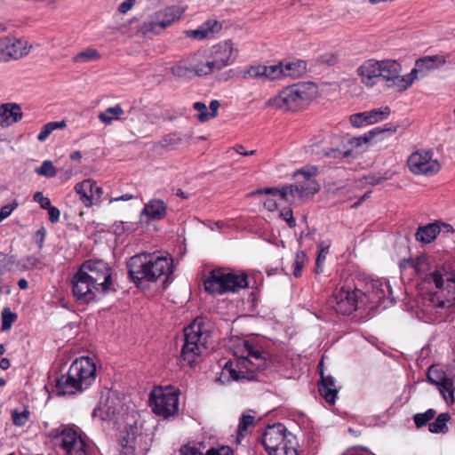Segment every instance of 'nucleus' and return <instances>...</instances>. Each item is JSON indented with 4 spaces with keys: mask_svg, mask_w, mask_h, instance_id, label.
I'll return each instance as SVG.
<instances>
[{
    "mask_svg": "<svg viewBox=\"0 0 455 455\" xmlns=\"http://www.w3.org/2000/svg\"><path fill=\"white\" fill-rule=\"evenodd\" d=\"M71 284L79 304L97 302L101 296L116 291L113 269L102 259L84 260L72 276Z\"/></svg>",
    "mask_w": 455,
    "mask_h": 455,
    "instance_id": "obj_1",
    "label": "nucleus"
},
{
    "mask_svg": "<svg viewBox=\"0 0 455 455\" xmlns=\"http://www.w3.org/2000/svg\"><path fill=\"white\" fill-rule=\"evenodd\" d=\"M411 266L418 273H425L424 282L434 283L437 291L426 293L422 299L423 306L427 311L432 309L449 308L455 300V273L450 265H437L431 270L430 263L427 255L422 254L416 259L409 260Z\"/></svg>",
    "mask_w": 455,
    "mask_h": 455,
    "instance_id": "obj_2",
    "label": "nucleus"
},
{
    "mask_svg": "<svg viewBox=\"0 0 455 455\" xmlns=\"http://www.w3.org/2000/svg\"><path fill=\"white\" fill-rule=\"evenodd\" d=\"M235 355L237 356L235 367L232 360L227 361L217 381L225 384L242 379L252 380L256 379L255 371H264L272 363L270 354L263 350L259 343L249 340L243 341L236 348Z\"/></svg>",
    "mask_w": 455,
    "mask_h": 455,
    "instance_id": "obj_3",
    "label": "nucleus"
},
{
    "mask_svg": "<svg viewBox=\"0 0 455 455\" xmlns=\"http://www.w3.org/2000/svg\"><path fill=\"white\" fill-rule=\"evenodd\" d=\"M97 369L93 360L82 356L74 360L66 374L56 379L59 395H74L87 390L96 379Z\"/></svg>",
    "mask_w": 455,
    "mask_h": 455,
    "instance_id": "obj_4",
    "label": "nucleus"
},
{
    "mask_svg": "<svg viewBox=\"0 0 455 455\" xmlns=\"http://www.w3.org/2000/svg\"><path fill=\"white\" fill-rule=\"evenodd\" d=\"M315 168L308 170L300 169L294 172L295 184L284 186L282 189L277 188H267L257 191L259 194H271L287 202L294 201L296 198L304 201L313 196L320 189V185L315 179Z\"/></svg>",
    "mask_w": 455,
    "mask_h": 455,
    "instance_id": "obj_5",
    "label": "nucleus"
},
{
    "mask_svg": "<svg viewBox=\"0 0 455 455\" xmlns=\"http://www.w3.org/2000/svg\"><path fill=\"white\" fill-rule=\"evenodd\" d=\"M202 335V324L197 321H194L184 328L183 344L180 355V362L182 366H192L196 358L203 353L205 347L201 341Z\"/></svg>",
    "mask_w": 455,
    "mask_h": 455,
    "instance_id": "obj_6",
    "label": "nucleus"
},
{
    "mask_svg": "<svg viewBox=\"0 0 455 455\" xmlns=\"http://www.w3.org/2000/svg\"><path fill=\"white\" fill-rule=\"evenodd\" d=\"M179 394L172 387L155 388L149 395L153 412L164 419L175 415L179 410Z\"/></svg>",
    "mask_w": 455,
    "mask_h": 455,
    "instance_id": "obj_7",
    "label": "nucleus"
},
{
    "mask_svg": "<svg viewBox=\"0 0 455 455\" xmlns=\"http://www.w3.org/2000/svg\"><path fill=\"white\" fill-rule=\"evenodd\" d=\"M180 18L178 7H166L149 15L140 26L139 32L148 37L158 35Z\"/></svg>",
    "mask_w": 455,
    "mask_h": 455,
    "instance_id": "obj_8",
    "label": "nucleus"
},
{
    "mask_svg": "<svg viewBox=\"0 0 455 455\" xmlns=\"http://www.w3.org/2000/svg\"><path fill=\"white\" fill-rule=\"evenodd\" d=\"M328 303L338 314L346 315L355 311L359 303H364V300L360 289L344 286L332 294Z\"/></svg>",
    "mask_w": 455,
    "mask_h": 455,
    "instance_id": "obj_9",
    "label": "nucleus"
},
{
    "mask_svg": "<svg viewBox=\"0 0 455 455\" xmlns=\"http://www.w3.org/2000/svg\"><path fill=\"white\" fill-rule=\"evenodd\" d=\"M307 99L305 84H296L283 90L277 96L268 100L267 104L283 110H296Z\"/></svg>",
    "mask_w": 455,
    "mask_h": 455,
    "instance_id": "obj_10",
    "label": "nucleus"
},
{
    "mask_svg": "<svg viewBox=\"0 0 455 455\" xmlns=\"http://www.w3.org/2000/svg\"><path fill=\"white\" fill-rule=\"evenodd\" d=\"M53 438H61L60 446L66 451V455H92L91 446L76 429L64 427L60 434L55 435Z\"/></svg>",
    "mask_w": 455,
    "mask_h": 455,
    "instance_id": "obj_11",
    "label": "nucleus"
},
{
    "mask_svg": "<svg viewBox=\"0 0 455 455\" xmlns=\"http://www.w3.org/2000/svg\"><path fill=\"white\" fill-rule=\"evenodd\" d=\"M128 275L137 287H140L144 281L150 282L154 275L150 274L149 254H136L127 261Z\"/></svg>",
    "mask_w": 455,
    "mask_h": 455,
    "instance_id": "obj_12",
    "label": "nucleus"
},
{
    "mask_svg": "<svg viewBox=\"0 0 455 455\" xmlns=\"http://www.w3.org/2000/svg\"><path fill=\"white\" fill-rule=\"evenodd\" d=\"M431 151L412 153L407 161L411 172L415 174L434 175L441 169V164L432 159Z\"/></svg>",
    "mask_w": 455,
    "mask_h": 455,
    "instance_id": "obj_13",
    "label": "nucleus"
},
{
    "mask_svg": "<svg viewBox=\"0 0 455 455\" xmlns=\"http://www.w3.org/2000/svg\"><path fill=\"white\" fill-rule=\"evenodd\" d=\"M391 293V288L386 280H371L366 283L365 290H361L363 300L371 304L379 305Z\"/></svg>",
    "mask_w": 455,
    "mask_h": 455,
    "instance_id": "obj_14",
    "label": "nucleus"
},
{
    "mask_svg": "<svg viewBox=\"0 0 455 455\" xmlns=\"http://www.w3.org/2000/svg\"><path fill=\"white\" fill-rule=\"evenodd\" d=\"M234 44L231 40H227L212 47L211 64L214 69L220 70L233 62L235 57H233Z\"/></svg>",
    "mask_w": 455,
    "mask_h": 455,
    "instance_id": "obj_15",
    "label": "nucleus"
},
{
    "mask_svg": "<svg viewBox=\"0 0 455 455\" xmlns=\"http://www.w3.org/2000/svg\"><path fill=\"white\" fill-rule=\"evenodd\" d=\"M289 433L283 423L267 426L261 437V443L267 453L281 445Z\"/></svg>",
    "mask_w": 455,
    "mask_h": 455,
    "instance_id": "obj_16",
    "label": "nucleus"
},
{
    "mask_svg": "<svg viewBox=\"0 0 455 455\" xmlns=\"http://www.w3.org/2000/svg\"><path fill=\"white\" fill-rule=\"evenodd\" d=\"M149 267L150 274L152 273L154 275L153 278H150V283H155L161 276H165V279L163 282V284L165 287L170 275L173 273L172 259L164 256H154L149 254Z\"/></svg>",
    "mask_w": 455,
    "mask_h": 455,
    "instance_id": "obj_17",
    "label": "nucleus"
},
{
    "mask_svg": "<svg viewBox=\"0 0 455 455\" xmlns=\"http://www.w3.org/2000/svg\"><path fill=\"white\" fill-rule=\"evenodd\" d=\"M226 268H214L209 272L204 281V290L209 294L222 295L227 293L225 283Z\"/></svg>",
    "mask_w": 455,
    "mask_h": 455,
    "instance_id": "obj_18",
    "label": "nucleus"
},
{
    "mask_svg": "<svg viewBox=\"0 0 455 455\" xmlns=\"http://www.w3.org/2000/svg\"><path fill=\"white\" fill-rule=\"evenodd\" d=\"M379 77H382L388 84V87H393L397 91V82L401 78L402 66L394 60H379Z\"/></svg>",
    "mask_w": 455,
    "mask_h": 455,
    "instance_id": "obj_19",
    "label": "nucleus"
},
{
    "mask_svg": "<svg viewBox=\"0 0 455 455\" xmlns=\"http://www.w3.org/2000/svg\"><path fill=\"white\" fill-rule=\"evenodd\" d=\"M323 361L318 363V370L320 374V382L318 384V391L323 399L330 404H334L338 389L335 387V379L332 376H325L322 369Z\"/></svg>",
    "mask_w": 455,
    "mask_h": 455,
    "instance_id": "obj_20",
    "label": "nucleus"
},
{
    "mask_svg": "<svg viewBox=\"0 0 455 455\" xmlns=\"http://www.w3.org/2000/svg\"><path fill=\"white\" fill-rule=\"evenodd\" d=\"M167 213V204L160 199H152L145 204L140 218L146 217L147 223L153 220H161L164 219Z\"/></svg>",
    "mask_w": 455,
    "mask_h": 455,
    "instance_id": "obj_21",
    "label": "nucleus"
},
{
    "mask_svg": "<svg viewBox=\"0 0 455 455\" xmlns=\"http://www.w3.org/2000/svg\"><path fill=\"white\" fill-rule=\"evenodd\" d=\"M379 60H368L357 68L356 72L366 86H373L374 79L379 77Z\"/></svg>",
    "mask_w": 455,
    "mask_h": 455,
    "instance_id": "obj_22",
    "label": "nucleus"
},
{
    "mask_svg": "<svg viewBox=\"0 0 455 455\" xmlns=\"http://www.w3.org/2000/svg\"><path fill=\"white\" fill-rule=\"evenodd\" d=\"M22 116L21 108L17 103H4L0 107V124L3 127L20 121Z\"/></svg>",
    "mask_w": 455,
    "mask_h": 455,
    "instance_id": "obj_23",
    "label": "nucleus"
},
{
    "mask_svg": "<svg viewBox=\"0 0 455 455\" xmlns=\"http://www.w3.org/2000/svg\"><path fill=\"white\" fill-rule=\"evenodd\" d=\"M222 24L217 20H209L202 24L198 28L187 31V36L196 40H203L212 37L215 33L221 30Z\"/></svg>",
    "mask_w": 455,
    "mask_h": 455,
    "instance_id": "obj_24",
    "label": "nucleus"
},
{
    "mask_svg": "<svg viewBox=\"0 0 455 455\" xmlns=\"http://www.w3.org/2000/svg\"><path fill=\"white\" fill-rule=\"evenodd\" d=\"M204 59V54L200 52L189 55V65L192 68L194 76H204L214 72L210 60Z\"/></svg>",
    "mask_w": 455,
    "mask_h": 455,
    "instance_id": "obj_25",
    "label": "nucleus"
},
{
    "mask_svg": "<svg viewBox=\"0 0 455 455\" xmlns=\"http://www.w3.org/2000/svg\"><path fill=\"white\" fill-rule=\"evenodd\" d=\"M225 283L227 293L238 292L248 286V275L245 273H235L226 269Z\"/></svg>",
    "mask_w": 455,
    "mask_h": 455,
    "instance_id": "obj_26",
    "label": "nucleus"
},
{
    "mask_svg": "<svg viewBox=\"0 0 455 455\" xmlns=\"http://www.w3.org/2000/svg\"><path fill=\"white\" fill-rule=\"evenodd\" d=\"M17 44H20V40L12 41L7 36L0 37V60H7L11 57L18 59L26 55V51L16 50Z\"/></svg>",
    "mask_w": 455,
    "mask_h": 455,
    "instance_id": "obj_27",
    "label": "nucleus"
},
{
    "mask_svg": "<svg viewBox=\"0 0 455 455\" xmlns=\"http://www.w3.org/2000/svg\"><path fill=\"white\" fill-rule=\"evenodd\" d=\"M442 232L439 221L428 223L426 226L419 227L415 234V239L422 243H432Z\"/></svg>",
    "mask_w": 455,
    "mask_h": 455,
    "instance_id": "obj_28",
    "label": "nucleus"
},
{
    "mask_svg": "<svg viewBox=\"0 0 455 455\" xmlns=\"http://www.w3.org/2000/svg\"><path fill=\"white\" fill-rule=\"evenodd\" d=\"M94 187L95 181L92 179L84 180L75 186V190L79 195V199L85 207L93 205L92 191Z\"/></svg>",
    "mask_w": 455,
    "mask_h": 455,
    "instance_id": "obj_29",
    "label": "nucleus"
},
{
    "mask_svg": "<svg viewBox=\"0 0 455 455\" xmlns=\"http://www.w3.org/2000/svg\"><path fill=\"white\" fill-rule=\"evenodd\" d=\"M141 435H139V428L136 424L127 426L121 434L120 444L123 448L131 450L132 452L135 451L137 439Z\"/></svg>",
    "mask_w": 455,
    "mask_h": 455,
    "instance_id": "obj_30",
    "label": "nucleus"
},
{
    "mask_svg": "<svg viewBox=\"0 0 455 455\" xmlns=\"http://www.w3.org/2000/svg\"><path fill=\"white\" fill-rule=\"evenodd\" d=\"M445 63L446 59L443 55L425 56L416 60V67L421 68L423 76H425L427 72L437 69L443 67Z\"/></svg>",
    "mask_w": 455,
    "mask_h": 455,
    "instance_id": "obj_31",
    "label": "nucleus"
},
{
    "mask_svg": "<svg viewBox=\"0 0 455 455\" xmlns=\"http://www.w3.org/2000/svg\"><path fill=\"white\" fill-rule=\"evenodd\" d=\"M282 443L277 448H274L269 451L268 455H298L296 449L297 442L294 435L289 433L285 441Z\"/></svg>",
    "mask_w": 455,
    "mask_h": 455,
    "instance_id": "obj_32",
    "label": "nucleus"
},
{
    "mask_svg": "<svg viewBox=\"0 0 455 455\" xmlns=\"http://www.w3.org/2000/svg\"><path fill=\"white\" fill-rule=\"evenodd\" d=\"M124 111L121 105L117 104L114 107L108 108L103 112H100L98 118L105 125H110L115 120H123L124 118L121 116L124 115Z\"/></svg>",
    "mask_w": 455,
    "mask_h": 455,
    "instance_id": "obj_33",
    "label": "nucleus"
},
{
    "mask_svg": "<svg viewBox=\"0 0 455 455\" xmlns=\"http://www.w3.org/2000/svg\"><path fill=\"white\" fill-rule=\"evenodd\" d=\"M7 263L16 264L17 267L20 270H28L36 267L37 265L40 263V259L36 256H28L25 259L15 261L12 256H7L5 261L2 263L1 266L5 265Z\"/></svg>",
    "mask_w": 455,
    "mask_h": 455,
    "instance_id": "obj_34",
    "label": "nucleus"
},
{
    "mask_svg": "<svg viewBox=\"0 0 455 455\" xmlns=\"http://www.w3.org/2000/svg\"><path fill=\"white\" fill-rule=\"evenodd\" d=\"M451 419V416L448 412L441 413L437 416L435 420L428 425V430L431 433L438 434V433H447L449 428L447 426V422Z\"/></svg>",
    "mask_w": 455,
    "mask_h": 455,
    "instance_id": "obj_35",
    "label": "nucleus"
},
{
    "mask_svg": "<svg viewBox=\"0 0 455 455\" xmlns=\"http://www.w3.org/2000/svg\"><path fill=\"white\" fill-rule=\"evenodd\" d=\"M284 76L297 78L306 73L307 63L306 61L300 60L294 62H290L284 66Z\"/></svg>",
    "mask_w": 455,
    "mask_h": 455,
    "instance_id": "obj_36",
    "label": "nucleus"
},
{
    "mask_svg": "<svg viewBox=\"0 0 455 455\" xmlns=\"http://www.w3.org/2000/svg\"><path fill=\"white\" fill-rule=\"evenodd\" d=\"M189 56L178 61L172 68V73L175 76L190 78L193 75L192 68L190 67Z\"/></svg>",
    "mask_w": 455,
    "mask_h": 455,
    "instance_id": "obj_37",
    "label": "nucleus"
},
{
    "mask_svg": "<svg viewBox=\"0 0 455 455\" xmlns=\"http://www.w3.org/2000/svg\"><path fill=\"white\" fill-rule=\"evenodd\" d=\"M182 141V137L178 132H171L164 135L161 140H159L156 147H160L166 150L175 149L176 147Z\"/></svg>",
    "mask_w": 455,
    "mask_h": 455,
    "instance_id": "obj_38",
    "label": "nucleus"
},
{
    "mask_svg": "<svg viewBox=\"0 0 455 455\" xmlns=\"http://www.w3.org/2000/svg\"><path fill=\"white\" fill-rule=\"evenodd\" d=\"M449 378H447L445 372L442 370L437 368L435 365H431L427 372V382L439 387L443 382L446 381Z\"/></svg>",
    "mask_w": 455,
    "mask_h": 455,
    "instance_id": "obj_39",
    "label": "nucleus"
},
{
    "mask_svg": "<svg viewBox=\"0 0 455 455\" xmlns=\"http://www.w3.org/2000/svg\"><path fill=\"white\" fill-rule=\"evenodd\" d=\"M418 73H423V71H421V68L415 66L408 75L401 76L399 82H397V92H403L411 87L413 82L418 78Z\"/></svg>",
    "mask_w": 455,
    "mask_h": 455,
    "instance_id": "obj_40",
    "label": "nucleus"
},
{
    "mask_svg": "<svg viewBox=\"0 0 455 455\" xmlns=\"http://www.w3.org/2000/svg\"><path fill=\"white\" fill-rule=\"evenodd\" d=\"M418 73H423V71H421V68L415 66L408 75L401 76L399 82H397V92H403L411 87L413 82L418 78Z\"/></svg>",
    "mask_w": 455,
    "mask_h": 455,
    "instance_id": "obj_41",
    "label": "nucleus"
},
{
    "mask_svg": "<svg viewBox=\"0 0 455 455\" xmlns=\"http://www.w3.org/2000/svg\"><path fill=\"white\" fill-rule=\"evenodd\" d=\"M440 394L446 403H453L455 402L454 399V392L455 387L452 379H448L446 381L443 382L439 387Z\"/></svg>",
    "mask_w": 455,
    "mask_h": 455,
    "instance_id": "obj_42",
    "label": "nucleus"
},
{
    "mask_svg": "<svg viewBox=\"0 0 455 455\" xmlns=\"http://www.w3.org/2000/svg\"><path fill=\"white\" fill-rule=\"evenodd\" d=\"M100 59V53L94 48H87L73 57V62H88Z\"/></svg>",
    "mask_w": 455,
    "mask_h": 455,
    "instance_id": "obj_43",
    "label": "nucleus"
},
{
    "mask_svg": "<svg viewBox=\"0 0 455 455\" xmlns=\"http://www.w3.org/2000/svg\"><path fill=\"white\" fill-rule=\"evenodd\" d=\"M67 126L65 121L60 122H49L42 127L41 132L37 135L39 141H44L49 135L56 129H63Z\"/></svg>",
    "mask_w": 455,
    "mask_h": 455,
    "instance_id": "obj_44",
    "label": "nucleus"
},
{
    "mask_svg": "<svg viewBox=\"0 0 455 455\" xmlns=\"http://www.w3.org/2000/svg\"><path fill=\"white\" fill-rule=\"evenodd\" d=\"M254 416L247 413H243L239 420L238 429H237V441L240 442V437H243L245 432L247 431L250 426L254 424Z\"/></svg>",
    "mask_w": 455,
    "mask_h": 455,
    "instance_id": "obj_45",
    "label": "nucleus"
},
{
    "mask_svg": "<svg viewBox=\"0 0 455 455\" xmlns=\"http://www.w3.org/2000/svg\"><path fill=\"white\" fill-rule=\"evenodd\" d=\"M366 113L369 124H371L387 118L390 114V108L388 107H384L381 108H376L371 111H366Z\"/></svg>",
    "mask_w": 455,
    "mask_h": 455,
    "instance_id": "obj_46",
    "label": "nucleus"
},
{
    "mask_svg": "<svg viewBox=\"0 0 455 455\" xmlns=\"http://www.w3.org/2000/svg\"><path fill=\"white\" fill-rule=\"evenodd\" d=\"M265 79L275 80L284 76V66L282 63L277 65L266 66Z\"/></svg>",
    "mask_w": 455,
    "mask_h": 455,
    "instance_id": "obj_47",
    "label": "nucleus"
},
{
    "mask_svg": "<svg viewBox=\"0 0 455 455\" xmlns=\"http://www.w3.org/2000/svg\"><path fill=\"white\" fill-rule=\"evenodd\" d=\"M436 411L434 409H428L424 413H417L413 416V420L418 428L425 427L435 416Z\"/></svg>",
    "mask_w": 455,
    "mask_h": 455,
    "instance_id": "obj_48",
    "label": "nucleus"
},
{
    "mask_svg": "<svg viewBox=\"0 0 455 455\" xmlns=\"http://www.w3.org/2000/svg\"><path fill=\"white\" fill-rule=\"evenodd\" d=\"M2 316V331H8L11 329L12 323L17 320V315L11 311L9 307H4L1 314Z\"/></svg>",
    "mask_w": 455,
    "mask_h": 455,
    "instance_id": "obj_49",
    "label": "nucleus"
},
{
    "mask_svg": "<svg viewBox=\"0 0 455 455\" xmlns=\"http://www.w3.org/2000/svg\"><path fill=\"white\" fill-rule=\"evenodd\" d=\"M36 172L37 174L47 178H53L57 174V169L50 160L43 162L42 165Z\"/></svg>",
    "mask_w": 455,
    "mask_h": 455,
    "instance_id": "obj_50",
    "label": "nucleus"
},
{
    "mask_svg": "<svg viewBox=\"0 0 455 455\" xmlns=\"http://www.w3.org/2000/svg\"><path fill=\"white\" fill-rule=\"evenodd\" d=\"M307 255L303 251H298L293 262V275L295 277H300L302 275V269L304 267Z\"/></svg>",
    "mask_w": 455,
    "mask_h": 455,
    "instance_id": "obj_51",
    "label": "nucleus"
},
{
    "mask_svg": "<svg viewBox=\"0 0 455 455\" xmlns=\"http://www.w3.org/2000/svg\"><path fill=\"white\" fill-rule=\"evenodd\" d=\"M339 62V55L335 52H325L316 59V63L323 66L331 67Z\"/></svg>",
    "mask_w": 455,
    "mask_h": 455,
    "instance_id": "obj_52",
    "label": "nucleus"
},
{
    "mask_svg": "<svg viewBox=\"0 0 455 455\" xmlns=\"http://www.w3.org/2000/svg\"><path fill=\"white\" fill-rule=\"evenodd\" d=\"M266 66L265 65H257V66H251L244 75L243 76V78H263L265 79L266 75Z\"/></svg>",
    "mask_w": 455,
    "mask_h": 455,
    "instance_id": "obj_53",
    "label": "nucleus"
},
{
    "mask_svg": "<svg viewBox=\"0 0 455 455\" xmlns=\"http://www.w3.org/2000/svg\"><path fill=\"white\" fill-rule=\"evenodd\" d=\"M29 414L30 413L28 410H24L21 412H19L18 411L14 410L12 412L13 424L18 427H22L26 425V423L28 421Z\"/></svg>",
    "mask_w": 455,
    "mask_h": 455,
    "instance_id": "obj_54",
    "label": "nucleus"
},
{
    "mask_svg": "<svg viewBox=\"0 0 455 455\" xmlns=\"http://www.w3.org/2000/svg\"><path fill=\"white\" fill-rule=\"evenodd\" d=\"M349 120L351 124L355 127H361L363 124H370L366 111L352 115Z\"/></svg>",
    "mask_w": 455,
    "mask_h": 455,
    "instance_id": "obj_55",
    "label": "nucleus"
},
{
    "mask_svg": "<svg viewBox=\"0 0 455 455\" xmlns=\"http://www.w3.org/2000/svg\"><path fill=\"white\" fill-rule=\"evenodd\" d=\"M398 128L397 124H394L392 123H387L383 124L382 126L376 127L372 130H371V135H373L375 137L376 135H379L382 132H388L389 134L395 132L396 129Z\"/></svg>",
    "mask_w": 455,
    "mask_h": 455,
    "instance_id": "obj_56",
    "label": "nucleus"
},
{
    "mask_svg": "<svg viewBox=\"0 0 455 455\" xmlns=\"http://www.w3.org/2000/svg\"><path fill=\"white\" fill-rule=\"evenodd\" d=\"M193 108L199 112L197 119L200 122H206L210 119L209 112L207 111V107L204 103L197 101L194 103Z\"/></svg>",
    "mask_w": 455,
    "mask_h": 455,
    "instance_id": "obj_57",
    "label": "nucleus"
},
{
    "mask_svg": "<svg viewBox=\"0 0 455 455\" xmlns=\"http://www.w3.org/2000/svg\"><path fill=\"white\" fill-rule=\"evenodd\" d=\"M280 217L285 220V222L290 228H294L296 226V220L293 217L291 209L283 208L280 212Z\"/></svg>",
    "mask_w": 455,
    "mask_h": 455,
    "instance_id": "obj_58",
    "label": "nucleus"
},
{
    "mask_svg": "<svg viewBox=\"0 0 455 455\" xmlns=\"http://www.w3.org/2000/svg\"><path fill=\"white\" fill-rule=\"evenodd\" d=\"M350 154H351L350 150H346V151L342 152L339 148H330L329 150H327L324 153V155L327 157L334 158V159H340V158L347 157L350 156Z\"/></svg>",
    "mask_w": 455,
    "mask_h": 455,
    "instance_id": "obj_59",
    "label": "nucleus"
},
{
    "mask_svg": "<svg viewBox=\"0 0 455 455\" xmlns=\"http://www.w3.org/2000/svg\"><path fill=\"white\" fill-rule=\"evenodd\" d=\"M329 251V246L321 248V250L318 252L316 260H315V273L322 272V265L325 259L326 254Z\"/></svg>",
    "mask_w": 455,
    "mask_h": 455,
    "instance_id": "obj_60",
    "label": "nucleus"
},
{
    "mask_svg": "<svg viewBox=\"0 0 455 455\" xmlns=\"http://www.w3.org/2000/svg\"><path fill=\"white\" fill-rule=\"evenodd\" d=\"M18 207V203L13 201L12 204L3 206L0 210V220H4L9 217L12 212Z\"/></svg>",
    "mask_w": 455,
    "mask_h": 455,
    "instance_id": "obj_61",
    "label": "nucleus"
},
{
    "mask_svg": "<svg viewBox=\"0 0 455 455\" xmlns=\"http://www.w3.org/2000/svg\"><path fill=\"white\" fill-rule=\"evenodd\" d=\"M33 199L35 202L38 203L43 209L49 208L51 205V201L48 197L44 196L42 192H36L33 196Z\"/></svg>",
    "mask_w": 455,
    "mask_h": 455,
    "instance_id": "obj_62",
    "label": "nucleus"
},
{
    "mask_svg": "<svg viewBox=\"0 0 455 455\" xmlns=\"http://www.w3.org/2000/svg\"><path fill=\"white\" fill-rule=\"evenodd\" d=\"M206 455H234V451L228 446H221L219 449L212 448L208 450Z\"/></svg>",
    "mask_w": 455,
    "mask_h": 455,
    "instance_id": "obj_63",
    "label": "nucleus"
},
{
    "mask_svg": "<svg viewBox=\"0 0 455 455\" xmlns=\"http://www.w3.org/2000/svg\"><path fill=\"white\" fill-rule=\"evenodd\" d=\"M45 210H47V212H48L49 220L52 223H56L59 221L60 216V212L57 207L52 206L51 204L50 207L46 208Z\"/></svg>",
    "mask_w": 455,
    "mask_h": 455,
    "instance_id": "obj_64",
    "label": "nucleus"
}]
</instances>
